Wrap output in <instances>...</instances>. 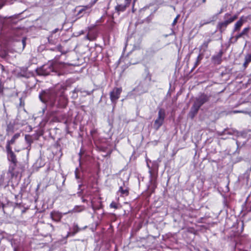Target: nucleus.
<instances>
[{"label": "nucleus", "mask_w": 251, "mask_h": 251, "mask_svg": "<svg viewBox=\"0 0 251 251\" xmlns=\"http://www.w3.org/2000/svg\"><path fill=\"white\" fill-rule=\"evenodd\" d=\"M211 40L210 39H208L207 40L204 41L200 47V50L202 51V52H205L207 48L209 43L211 42Z\"/></svg>", "instance_id": "obj_12"}, {"label": "nucleus", "mask_w": 251, "mask_h": 251, "mask_svg": "<svg viewBox=\"0 0 251 251\" xmlns=\"http://www.w3.org/2000/svg\"><path fill=\"white\" fill-rule=\"evenodd\" d=\"M81 230V228H80L78 225L76 224H74L73 226V232H69L68 233L67 236H68L69 235H74L75 234H76L77 232Z\"/></svg>", "instance_id": "obj_15"}, {"label": "nucleus", "mask_w": 251, "mask_h": 251, "mask_svg": "<svg viewBox=\"0 0 251 251\" xmlns=\"http://www.w3.org/2000/svg\"><path fill=\"white\" fill-rule=\"evenodd\" d=\"M92 6V5H87L86 6H81V8L78 12V15H80L81 13H82L86 10L90 9L91 8Z\"/></svg>", "instance_id": "obj_18"}, {"label": "nucleus", "mask_w": 251, "mask_h": 251, "mask_svg": "<svg viewBox=\"0 0 251 251\" xmlns=\"http://www.w3.org/2000/svg\"><path fill=\"white\" fill-rule=\"evenodd\" d=\"M17 163H11L9 166L8 172L11 175V176H13L15 175H16L14 172L16 167L17 166Z\"/></svg>", "instance_id": "obj_14"}, {"label": "nucleus", "mask_w": 251, "mask_h": 251, "mask_svg": "<svg viewBox=\"0 0 251 251\" xmlns=\"http://www.w3.org/2000/svg\"><path fill=\"white\" fill-rule=\"evenodd\" d=\"M65 64L64 62L56 61H51L48 64L43 65L37 70V74L40 75H48L51 73H57V71L63 68Z\"/></svg>", "instance_id": "obj_1"}, {"label": "nucleus", "mask_w": 251, "mask_h": 251, "mask_svg": "<svg viewBox=\"0 0 251 251\" xmlns=\"http://www.w3.org/2000/svg\"><path fill=\"white\" fill-rule=\"evenodd\" d=\"M51 219L55 221H59L62 217L61 213L57 211H53L50 213Z\"/></svg>", "instance_id": "obj_10"}, {"label": "nucleus", "mask_w": 251, "mask_h": 251, "mask_svg": "<svg viewBox=\"0 0 251 251\" xmlns=\"http://www.w3.org/2000/svg\"><path fill=\"white\" fill-rule=\"evenodd\" d=\"M224 18L225 20L223 22L218 23L217 25V29L221 33L226 30L228 24L232 23L237 18V16L234 15L231 16L230 14L226 13L225 14Z\"/></svg>", "instance_id": "obj_4"}, {"label": "nucleus", "mask_w": 251, "mask_h": 251, "mask_svg": "<svg viewBox=\"0 0 251 251\" xmlns=\"http://www.w3.org/2000/svg\"><path fill=\"white\" fill-rule=\"evenodd\" d=\"M179 16V15H177V16L176 17V18L174 19V21H173V24H172V25H175L176 24V23H177V19H178V18Z\"/></svg>", "instance_id": "obj_26"}, {"label": "nucleus", "mask_w": 251, "mask_h": 251, "mask_svg": "<svg viewBox=\"0 0 251 251\" xmlns=\"http://www.w3.org/2000/svg\"><path fill=\"white\" fill-rule=\"evenodd\" d=\"M86 38L88 40H91V39L90 38V37H89V36L88 35H86Z\"/></svg>", "instance_id": "obj_33"}, {"label": "nucleus", "mask_w": 251, "mask_h": 251, "mask_svg": "<svg viewBox=\"0 0 251 251\" xmlns=\"http://www.w3.org/2000/svg\"><path fill=\"white\" fill-rule=\"evenodd\" d=\"M205 1H206V0H202V2H205Z\"/></svg>", "instance_id": "obj_36"}, {"label": "nucleus", "mask_w": 251, "mask_h": 251, "mask_svg": "<svg viewBox=\"0 0 251 251\" xmlns=\"http://www.w3.org/2000/svg\"><path fill=\"white\" fill-rule=\"evenodd\" d=\"M202 55L200 54L198 55V56L197 57L196 61H198V62H200L201 61V60L202 59Z\"/></svg>", "instance_id": "obj_25"}, {"label": "nucleus", "mask_w": 251, "mask_h": 251, "mask_svg": "<svg viewBox=\"0 0 251 251\" xmlns=\"http://www.w3.org/2000/svg\"><path fill=\"white\" fill-rule=\"evenodd\" d=\"M238 112H241L240 111H234V113H238Z\"/></svg>", "instance_id": "obj_35"}, {"label": "nucleus", "mask_w": 251, "mask_h": 251, "mask_svg": "<svg viewBox=\"0 0 251 251\" xmlns=\"http://www.w3.org/2000/svg\"><path fill=\"white\" fill-rule=\"evenodd\" d=\"M58 30V28H56L51 32V35L48 37V41L50 43L54 44V42L52 39L53 35L54 33H56Z\"/></svg>", "instance_id": "obj_19"}, {"label": "nucleus", "mask_w": 251, "mask_h": 251, "mask_svg": "<svg viewBox=\"0 0 251 251\" xmlns=\"http://www.w3.org/2000/svg\"><path fill=\"white\" fill-rule=\"evenodd\" d=\"M223 54L222 50H220V51L217 54V55L214 56L212 57L213 61L214 63L219 64L222 61V56Z\"/></svg>", "instance_id": "obj_9"}, {"label": "nucleus", "mask_w": 251, "mask_h": 251, "mask_svg": "<svg viewBox=\"0 0 251 251\" xmlns=\"http://www.w3.org/2000/svg\"><path fill=\"white\" fill-rule=\"evenodd\" d=\"M83 210V208L82 207H75L73 209L74 212H80Z\"/></svg>", "instance_id": "obj_23"}, {"label": "nucleus", "mask_w": 251, "mask_h": 251, "mask_svg": "<svg viewBox=\"0 0 251 251\" xmlns=\"http://www.w3.org/2000/svg\"><path fill=\"white\" fill-rule=\"evenodd\" d=\"M81 186V184H80V185H79V187L80 188Z\"/></svg>", "instance_id": "obj_37"}, {"label": "nucleus", "mask_w": 251, "mask_h": 251, "mask_svg": "<svg viewBox=\"0 0 251 251\" xmlns=\"http://www.w3.org/2000/svg\"><path fill=\"white\" fill-rule=\"evenodd\" d=\"M165 118V112L164 110L162 109H160L158 113V117L155 120L154 124V127L158 130L159 128L162 126L163 123Z\"/></svg>", "instance_id": "obj_5"}, {"label": "nucleus", "mask_w": 251, "mask_h": 251, "mask_svg": "<svg viewBox=\"0 0 251 251\" xmlns=\"http://www.w3.org/2000/svg\"><path fill=\"white\" fill-rule=\"evenodd\" d=\"M78 92V90H77L76 89H75L73 91V97L74 98H76L77 97V95L76 94L77 92Z\"/></svg>", "instance_id": "obj_24"}, {"label": "nucleus", "mask_w": 251, "mask_h": 251, "mask_svg": "<svg viewBox=\"0 0 251 251\" xmlns=\"http://www.w3.org/2000/svg\"><path fill=\"white\" fill-rule=\"evenodd\" d=\"M244 23L243 20L241 18L239 21H238L234 25V28L233 29V31H236L240 30L241 27L242 26Z\"/></svg>", "instance_id": "obj_13"}, {"label": "nucleus", "mask_w": 251, "mask_h": 251, "mask_svg": "<svg viewBox=\"0 0 251 251\" xmlns=\"http://www.w3.org/2000/svg\"><path fill=\"white\" fill-rule=\"evenodd\" d=\"M78 171V168H76L75 169V177L78 179L79 178V176H78V174H77V172Z\"/></svg>", "instance_id": "obj_28"}, {"label": "nucleus", "mask_w": 251, "mask_h": 251, "mask_svg": "<svg viewBox=\"0 0 251 251\" xmlns=\"http://www.w3.org/2000/svg\"><path fill=\"white\" fill-rule=\"evenodd\" d=\"M240 37H238V35H237L235 36L234 38H235V41H234V42H237V41L238 40V39L239 38H240Z\"/></svg>", "instance_id": "obj_30"}, {"label": "nucleus", "mask_w": 251, "mask_h": 251, "mask_svg": "<svg viewBox=\"0 0 251 251\" xmlns=\"http://www.w3.org/2000/svg\"><path fill=\"white\" fill-rule=\"evenodd\" d=\"M56 95L55 90H48L40 94L39 98L43 102H48L51 106H53L56 100Z\"/></svg>", "instance_id": "obj_3"}, {"label": "nucleus", "mask_w": 251, "mask_h": 251, "mask_svg": "<svg viewBox=\"0 0 251 251\" xmlns=\"http://www.w3.org/2000/svg\"><path fill=\"white\" fill-rule=\"evenodd\" d=\"M199 63L200 62H198V61H196L195 63L194 68H196L199 65Z\"/></svg>", "instance_id": "obj_32"}, {"label": "nucleus", "mask_w": 251, "mask_h": 251, "mask_svg": "<svg viewBox=\"0 0 251 251\" xmlns=\"http://www.w3.org/2000/svg\"><path fill=\"white\" fill-rule=\"evenodd\" d=\"M22 43L23 45V48H25V39H23L22 40Z\"/></svg>", "instance_id": "obj_29"}, {"label": "nucleus", "mask_w": 251, "mask_h": 251, "mask_svg": "<svg viewBox=\"0 0 251 251\" xmlns=\"http://www.w3.org/2000/svg\"><path fill=\"white\" fill-rule=\"evenodd\" d=\"M98 0H95L94 3H95Z\"/></svg>", "instance_id": "obj_38"}, {"label": "nucleus", "mask_w": 251, "mask_h": 251, "mask_svg": "<svg viewBox=\"0 0 251 251\" xmlns=\"http://www.w3.org/2000/svg\"><path fill=\"white\" fill-rule=\"evenodd\" d=\"M210 23V21H207L206 22H205L203 24H201V25H200V26H202V25H204L205 24H209Z\"/></svg>", "instance_id": "obj_31"}, {"label": "nucleus", "mask_w": 251, "mask_h": 251, "mask_svg": "<svg viewBox=\"0 0 251 251\" xmlns=\"http://www.w3.org/2000/svg\"><path fill=\"white\" fill-rule=\"evenodd\" d=\"M50 226V227L51 228V231L53 232L55 230L54 227L53 226L52 224H49L48 225Z\"/></svg>", "instance_id": "obj_27"}, {"label": "nucleus", "mask_w": 251, "mask_h": 251, "mask_svg": "<svg viewBox=\"0 0 251 251\" xmlns=\"http://www.w3.org/2000/svg\"><path fill=\"white\" fill-rule=\"evenodd\" d=\"M210 97V96L202 93L196 98L190 111L192 117H194L198 113L199 109L203 104L209 101Z\"/></svg>", "instance_id": "obj_2"}, {"label": "nucleus", "mask_w": 251, "mask_h": 251, "mask_svg": "<svg viewBox=\"0 0 251 251\" xmlns=\"http://www.w3.org/2000/svg\"><path fill=\"white\" fill-rule=\"evenodd\" d=\"M118 193L121 194L122 197L128 196L129 192L126 188H124L122 186H120L118 190Z\"/></svg>", "instance_id": "obj_16"}, {"label": "nucleus", "mask_w": 251, "mask_h": 251, "mask_svg": "<svg viewBox=\"0 0 251 251\" xmlns=\"http://www.w3.org/2000/svg\"><path fill=\"white\" fill-rule=\"evenodd\" d=\"M10 129H11V127H10V126L9 125L7 126V130H10Z\"/></svg>", "instance_id": "obj_34"}, {"label": "nucleus", "mask_w": 251, "mask_h": 251, "mask_svg": "<svg viewBox=\"0 0 251 251\" xmlns=\"http://www.w3.org/2000/svg\"><path fill=\"white\" fill-rule=\"evenodd\" d=\"M122 92L121 88H115L110 93V100L113 103L115 104L117 100L119 98Z\"/></svg>", "instance_id": "obj_6"}, {"label": "nucleus", "mask_w": 251, "mask_h": 251, "mask_svg": "<svg viewBox=\"0 0 251 251\" xmlns=\"http://www.w3.org/2000/svg\"><path fill=\"white\" fill-rule=\"evenodd\" d=\"M20 136V133H17L14 135L12 137V139L10 140H9L7 142V144L6 147H11L10 145L14 144L16 139H17Z\"/></svg>", "instance_id": "obj_11"}, {"label": "nucleus", "mask_w": 251, "mask_h": 251, "mask_svg": "<svg viewBox=\"0 0 251 251\" xmlns=\"http://www.w3.org/2000/svg\"><path fill=\"white\" fill-rule=\"evenodd\" d=\"M25 140L29 145H30L32 143L31 137L29 135H25Z\"/></svg>", "instance_id": "obj_21"}, {"label": "nucleus", "mask_w": 251, "mask_h": 251, "mask_svg": "<svg viewBox=\"0 0 251 251\" xmlns=\"http://www.w3.org/2000/svg\"><path fill=\"white\" fill-rule=\"evenodd\" d=\"M249 30L250 28L249 27L244 28L242 31L240 33L238 34V37H240L241 38L245 35H247L249 31Z\"/></svg>", "instance_id": "obj_20"}, {"label": "nucleus", "mask_w": 251, "mask_h": 251, "mask_svg": "<svg viewBox=\"0 0 251 251\" xmlns=\"http://www.w3.org/2000/svg\"><path fill=\"white\" fill-rule=\"evenodd\" d=\"M83 202L85 201V200H83Z\"/></svg>", "instance_id": "obj_39"}, {"label": "nucleus", "mask_w": 251, "mask_h": 251, "mask_svg": "<svg viewBox=\"0 0 251 251\" xmlns=\"http://www.w3.org/2000/svg\"><path fill=\"white\" fill-rule=\"evenodd\" d=\"M130 2V0H125V3L119 4L116 6L115 7V10L118 12H123L126 10V8L129 5Z\"/></svg>", "instance_id": "obj_8"}, {"label": "nucleus", "mask_w": 251, "mask_h": 251, "mask_svg": "<svg viewBox=\"0 0 251 251\" xmlns=\"http://www.w3.org/2000/svg\"><path fill=\"white\" fill-rule=\"evenodd\" d=\"M110 206L111 208H115V209H117L118 208L117 204L116 202H115L114 201H112L110 203Z\"/></svg>", "instance_id": "obj_22"}, {"label": "nucleus", "mask_w": 251, "mask_h": 251, "mask_svg": "<svg viewBox=\"0 0 251 251\" xmlns=\"http://www.w3.org/2000/svg\"><path fill=\"white\" fill-rule=\"evenodd\" d=\"M245 62L243 64L244 68H246L250 62H251V53L247 54L245 57Z\"/></svg>", "instance_id": "obj_17"}, {"label": "nucleus", "mask_w": 251, "mask_h": 251, "mask_svg": "<svg viewBox=\"0 0 251 251\" xmlns=\"http://www.w3.org/2000/svg\"><path fill=\"white\" fill-rule=\"evenodd\" d=\"M6 150L7 154V159L11 163H18L16 155L12 151L11 147H6Z\"/></svg>", "instance_id": "obj_7"}]
</instances>
